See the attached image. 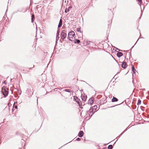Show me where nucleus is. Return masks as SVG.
<instances>
[{"label":"nucleus","mask_w":149,"mask_h":149,"mask_svg":"<svg viewBox=\"0 0 149 149\" xmlns=\"http://www.w3.org/2000/svg\"><path fill=\"white\" fill-rule=\"evenodd\" d=\"M97 108V106L95 105L92 107H90V109L88 111L87 110L86 114V115H88L89 116V119L93 116L94 113L96 111V110Z\"/></svg>","instance_id":"obj_1"},{"label":"nucleus","mask_w":149,"mask_h":149,"mask_svg":"<svg viewBox=\"0 0 149 149\" xmlns=\"http://www.w3.org/2000/svg\"><path fill=\"white\" fill-rule=\"evenodd\" d=\"M33 88L29 84L27 86V90L26 93L30 97L33 94Z\"/></svg>","instance_id":"obj_2"},{"label":"nucleus","mask_w":149,"mask_h":149,"mask_svg":"<svg viewBox=\"0 0 149 149\" xmlns=\"http://www.w3.org/2000/svg\"><path fill=\"white\" fill-rule=\"evenodd\" d=\"M75 38V35L74 32L71 31L69 32L68 34V38L69 40L72 41L73 39Z\"/></svg>","instance_id":"obj_3"},{"label":"nucleus","mask_w":149,"mask_h":149,"mask_svg":"<svg viewBox=\"0 0 149 149\" xmlns=\"http://www.w3.org/2000/svg\"><path fill=\"white\" fill-rule=\"evenodd\" d=\"M74 99L75 101L77 103L80 108L81 109L83 108L82 106V103L81 101L77 96H74Z\"/></svg>","instance_id":"obj_4"},{"label":"nucleus","mask_w":149,"mask_h":149,"mask_svg":"<svg viewBox=\"0 0 149 149\" xmlns=\"http://www.w3.org/2000/svg\"><path fill=\"white\" fill-rule=\"evenodd\" d=\"M8 90L7 88H5L3 91L2 94L4 95V97H6L8 94Z\"/></svg>","instance_id":"obj_5"},{"label":"nucleus","mask_w":149,"mask_h":149,"mask_svg":"<svg viewBox=\"0 0 149 149\" xmlns=\"http://www.w3.org/2000/svg\"><path fill=\"white\" fill-rule=\"evenodd\" d=\"M60 29H58L57 32L56 34V45H57V41L59 39V35L60 33Z\"/></svg>","instance_id":"obj_6"},{"label":"nucleus","mask_w":149,"mask_h":149,"mask_svg":"<svg viewBox=\"0 0 149 149\" xmlns=\"http://www.w3.org/2000/svg\"><path fill=\"white\" fill-rule=\"evenodd\" d=\"M67 34L66 33L61 32V33L60 36L61 38L63 40L66 37Z\"/></svg>","instance_id":"obj_7"},{"label":"nucleus","mask_w":149,"mask_h":149,"mask_svg":"<svg viewBox=\"0 0 149 149\" xmlns=\"http://www.w3.org/2000/svg\"><path fill=\"white\" fill-rule=\"evenodd\" d=\"M94 101V98L93 97H91L88 100V104H90V105H92V104L93 103Z\"/></svg>","instance_id":"obj_8"},{"label":"nucleus","mask_w":149,"mask_h":149,"mask_svg":"<svg viewBox=\"0 0 149 149\" xmlns=\"http://www.w3.org/2000/svg\"><path fill=\"white\" fill-rule=\"evenodd\" d=\"M121 66V67L124 69L127 66V63L125 62H123Z\"/></svg>","instance_id":"obj_9"},{"label":"nucleus","mask_w":149,"mask_h":149,"mask_svg":"<svg viewBox=\"0 0 149 149\" xmlns=\"http://www.w3.org/2000/svg\"><path fill=\"white\" fill-rule=\"evenodd\" d=\"M81 97L82 100L83 101H85L86 100L87 97L86 95L85 96V95H83L82 94L81 95Z\"/></svg>","instance_id":"obj_10"},{"label":"nucleus","mask_w":149,"mask_h":149,"mask_svg":"<svg viewBox=\"0 0 149 149\" xmlns=\"http://www.w3.org/2000/svg\"><path fill=\"white\" fill-rule=\"evenodd\" d=\"M84 134V132L82 131H81L78 133V136L79 137H81L83 136Z\"/></svg>","instance_id":"obj_11"},{"label":"nucleus","mask_w":149,"mask_h":149,"mask_svg":"<svg viewBox=\"0 0 149 149\" xmlns=\"http://www.w3.org/2000/svg\"><path fill=\"white\" fill-rule=\"evenodd\" d=\"M132 71L135 74L136 73V72L138 73L136 71V70L134 65H132Z\"/></svg>","instance_id":"obj_12"},{"label":"nucleus","mask_w":149,"mask_h":149,"mask_svg":"<svg viewBox=\"0 0 149 149\" xmlns=\"http://www.w3.org/2000/svg\"><path fill=\"white\" fill-rule=\"evenodd\" d=\"M123 55V53L120 52H118L117 54V56L118 58H120Z\"/></svg>","instance_id":"obj_13"},{"label":"nucleus","mask_w":149,"mask_h":149,"mask_svg":"<svg viewBox=\"0 0 149 149\" xmlns=\"http://www.w3.org/2000/svg\"><path fill=\"white\" fill-rule=\"evenodd\" d=\"M62 24V20L61 19H60L59 22V23L58 25V29L59 28L61 27Z\"/></svg>","instance_id":"obj_14"},{"label":"nucleus","mask_w":149,"mask_h":149,"mask_svg":"<svg viewBox=\"0 0 149 149\" xmlns=\"http://www.w3.org/2000/svg\"><path fill=\"white\" fill-rule=\"evenodd\" d=\"M118 101V99L116 97H113L112 99L111 102H117Z\"/></svg>","instance_id":"obj_15"},{"label":"nucleus","mask_w":149,"mask_h":149,"mask_svg":"<svg viewBox=\"0 0 149 149\" xmlns=\"http://www.w3.org/2000/svg\"><path fill=\"white\" fill-rule=\"evenodd\" d=\"M73 41H74V43L75 44H77V43L79 44L80 42V40L78 39H74Z\"/></svg>","instance_id":"obj_16"},{"label":"nucleus","mask_w":149,"mask_h":149,"mask_svg":"<svg viewBox=\"0 0 149 149\" xmlns=\"http://www.w3.org/2000/svg\"><path fill=\"white\" fill-rule=\"evenodd\" d=\"M35 19L34 15V14H32L31 16V22L33 23L34 20Z\"/></svg>","instance_id":"obj_17"},{"label":"nucleus","mask_w":149,"mask_h":149,"mask_svg":"<svg viewBox=\"0 0 149 149\" xmlns=\"http://www.w3.org/2000/svg\"><path fill=\"white\" fill-rule=\"evenodd\" d=\"M76 31H77L78 32H79L81 33H82L83 32L81 30V28H80V27L79 28H77Z\"/></svg>","instance_id":"obj_18"},{"label":"nucleus","mask_w":149,"mask_h":149,"mask_svg":"<svg viewBox=\"0 0 149 149\" xmlns=\"http://www.w3.org/2000/svg\"><path fill=\"white\" fill-rule=\"evenodd\" d=\"M113 146L112 145H110L108 146V149H112L113 148Z\"/></svg>","instance_id":"obj_19"},{"label":"nucleus","mask_w":149,"mask_h":149,"mask_svg":"<svg viewBox=\"0 0 149 149\" xmlns=\"http://www.w3.org/2000/svg\"><path fill=\"white\" fill-rule=\"evenodd\" d=\"M64 91L65 92L69 93H71V92H72V91H70V90L69 89H65L64 90Z\"/></svg>","instance_id":"obj_20"},{"label":"nucleus","mask_w":149,"mask_h":149,"mask_svg":"<svg viewBox=\"0 0 149 149\" xmlns=\"http://www.w3.org/2000/svg\"><path fill=\"white\" fill-rule=\"evenodd\" d=\"M136 1L138 2V4L141 6L142 3V0H136Z\"/></svg>","instance_id":"obj_21"},{"label":"nucleus","mask_w":149,"mask_h":149,"mask_svg":"<svg viewBox=\"0 0 149 149\" xmlns=\"http://www.w3.org/2000/svg\"><path fill=\"white\" fill-rule=\"evenodd\" d=\"M141 100L140 99H139L138 101V103H137V105H139L141 104Z\"/></svg>","instance_id":"obj_22"},{"label":"nucleus","mask_w":149,"mask_h":149,"mask_svg":"<svg viewBox=\"0 0 149 149\" xmlns=\"http://www.w3.org/2000/svg\"><path fill=\"white\" fill-rule=\"evenodd\" d=\"M18 12H22V10H16V11H14L13 13V14H14V13H17Z\"/></svg>","instance_id":"obj_23"},{"label":"nucleus","mask_w":149,"mask_h":149,"mask_svg":"<svg viewBox=\"0 0 149 149\" xmlns=\"http://www.w3.org/2000/svg\"><path fill=\"white\" fill-rule=\"evenodd\" d=\"M69 11V9H67V8H66L65 11V12L66 13H67Z\"/></svg>","instance_id":"obj_24"},{"label":"nucleus","mask_w":149,"mask_h":149,"mask_svg":"<svg viewBox=\"0 0 149 149\" xmlns=\"http://www.w3.org/2000/svg\"><path fill=\"white\" fill-rule=\"evenodd\" d=\"M91 42L90 41H86V44L87 45H90V43Z\"/></svg>","instance_id":"obj_25"},{"label":"nucleus","mask_w":149,"mask_h":149,"mask_svg":"<svg viewBox=\"0 0 149 149\" xmlns=\"http://www.w3.org/2000/svg\"><path fill=\"white\" fill-rule=\"evenodd\" d=\"M114 48L116 49L117 50H118L119 51H122V50H120V49H118V48L115 47H114Z\"/></svg>","instance_id":"obj_26"},{"label":"nucleus","mask_w":149,"mask_h":149,"mask_svg":"<svg viewBox=\"0 0 149 149\" xmlns=\"http://www.w3.org/2000/svg\"><path fill=\"white\" fill-rule=\"evenodd\" d=\"M76 140L78 141H80L81 140V139L79 138H77L76 139Z\"/></svg>","instance_id":"obj_27"},{"label":"nucleus","mask_w":149,"mask_h":149,"mask_svg":"<svg viewBox=\"0 0 149 149\" xmlns=\"http://www.w3.org/2000/svg\"><path fill=\"white\" fill-rule=\"evenodd\" d=\"M66 30H62V31L61 32H63V33H66Z\"/></svg>","instance_id":"obj_28"},{"label":"nucleus","mask_w":149,"mask_h":149,"mask_svg":"<svg viewBox=\"0 0 149 149\" xmlns=\"http://www.w3.org/2000/svg\"><path fill=\"white\" fill-rule=\"evenodd\" d=\"M139 38L138 39V40H137V41H136V43H135V44H134V46H132V47L131 48V49H132V48H133V47H134V45H135L136 44V43H137V42H138V41L139 40Z\"/></svg>","instance_id":"obj_29"},{"label":"nucleus","mask_w":149,"mask_h":149,"mask_svg":"<svg viewBox=\"0 0 149 149\" xmlns=\"http://www.w3.org/2000/svg\"><path fill=\"white\" fill-rule=\"evenodd\" d=\"M13 107H14V108H15V109H17V108H18V107H17V105H15V106H14H14H13Z\"/></svg>","instance_id":"obj_30"},{"label":"nucleus","mask_w":149,"mask_h":149,"mask_svg":"<svg viewBox=\"0 0 149 149\" xmlns=\"http://www.w3.org/2000/svg\"><path fill=\"white\" fill-rule=\"evenodd\" d=\"M123 134V133L122 132L118 136V137L119 138Z\"/></svg>","instance_id":"obj_31"},{"label":"nucleus","mask_w":149,"mask_h":149,"mask_svg":"<svg viewBox=\"0 0 149 149\" xmlns=\"http://www.w3.org/2000/svg\"><path fill=\"white\" fill-rule=\"evenodd\" d=\"M34 65H33V67H31V68H28V69L29 70H31V69H32L33 68H34Z\"/></svg>","instance_id":"obj_32"},{"label":"nucleus","mask_w":149,"mask_h":149,"mask_svg":"<svg viewBox=\"0 0 149 149\" xmlns=\"http://www.w3.org/2000/svg\"><path fill=\"white\" fill-rule=\"evenodd\" d=\"M127 128H126L123 132L122 133H124L125 132H126L127 130Z\"/></svg>","instance_id":"obj_33"},{"label":"nucleus","mask_w":149,"mask_h":149,"mask_svg":"<svg viewBox=\"0 0 149 149\" xmlns=\"http://www.w3.org/2000/svg\"><path fill=\"white\" fill-rule=\"evenodd\" d=\"M4 84H5V85H6L7 84V82L6 81H4V82H3Z\"/></svg>","instance_id":"obj_34"},{"label":"nucleus","mask_w":149,"mask_h":149,"mask_svg":"<svg viewBox=\"0 0 149 149\" xmlns=\"http://www.w3.org/2000/svg\"><path fill=\"white\" fill-rule=\"evenodd\" d=\"M112 57L113 58L114 60L116 61V62H117V63H118L117 61L115 59V58L113 57V56H112Z\"/></svg>","instance_id":"obj_35"},{"label":"nucleus","mask_w":149,"mask_h":149,"mask_svg":"<svg viewBox=\"0 0 149 149\" xmlns=\"http://www.w3.org/2000/svg\"><path fill=\"white\" fill-rule=\"evenodd\" d=\"M72 8V7L71 6H69V7L68 9H69V10L71 8Z\"/></svg>","instance_id":"obj_36"},{"label":"nucleus","mask_w":149,"mask_h":149,"mask_svg":"<svg viewBox=\"0 0 149 149\" xmlns=\"http://www.w3.org/2000/svg\"><path fill=\"white\" fill-rule=\"evenodd\" d=\"M118 105V104H117V105H116L115 106H111V107H113L115 106H116V105Z\"/></svg>","instance_id":"obj_37"},{"label":"nucleus","mask_w":149,"mask_h":149,"mask_svg":"<svg viewBox=\"0 0 149 149\" xmlns=\"http://www.w3.org/2000/svg\"><path fill=\"white\" fill-rule=\"evenodd\" d=\"M102 149H107V147H105V148H103Z\"/></svg>","instance_id":"obj_38"},{"label":"nucleus","mask_w":149,"mask_h":149,"mask_svg":"<svg viewBox=\"0 0 149 149\" xmlns=\"http://www.w3.org/2000/svg\"><path fill=\"white\" fill-rule=\"evenodd\" d=\"M147 98L149 100V97H147Z\"/></svg>","instance_id":"obj_39"},{"label":"nucleus","mask_w":149,"mask_h":149,"mask_svg":"<svg viewBox=\"0 0 149 149\" xmlns=\"http://www.w3.org/2000/svg\"><path fill=\"white\" fill-rule=\"evenodd\" d=\"M80 91H83V90H81Z\"/></svg>","instance_id":"obj_40"},{"label":"nucleus","mask_w":149,"mask_h":149,"mask_svg":"<svg viewBox=\"0 0 149 149\" xmlns=\"http://www.w3.org/2000/svg\"><path fill=\"white\" fill-rule=\"evenodd\" d=\"M61 147H60V148H59L58 149H60V148H61Z\"/></svg>","instance_id":"obj_41"},{"label":"nucleus","mask_w":149,"mask_h":149,"mask_svg":"<svg viewBox=\"0 0 149 149\" xmlns=\"http://www.w3.org/2000/svg\"><path fill=\"white\" fill-rule=\"evenodd\" d=\"M110 26V24H108V26L109 27Z\"/></svg>","instance_id":"obj_42"},{"label":"nucleus","mask_w":149,"mask_h":149,"mask_svg":"<svg viewBox=\"0 0 149 149\" xmlns=\"http://www.w3.org/2000/svg\"><path fill=\"white\" fill-rule=\"evenodd\" d=\"M101 102L100 103V104H101Z\"/></svg>","instance_id":"obj_43"},{"label":"nucleus","mask_w":149,"mask_h":149,"mask_svg":"<svg viewBox=\"0 0 149 149\" xmlns=\"http://www.w3.org/2000/svg\"><path fill=\"white\" fill-rule=\"evenodd\" d=\"M115 143H114V144H113V145H114V144H115Z\"/></svg>","instance_id":"obj_44"},{"label":"nucleus","mask_w":149,"mask_h":149,"mask_svg":"<svg viewBox=\"0 0 149 149\" xmlns=\"http://www.w3.org/2000/svg\"><path fill=\"white\" fill-rule=\"evenodd\" d=\"M37 102H38V99H37Z\"/></svg>","instance_id":"obj_45"},{"label":"nucleus","mask_w":149,"mask_h":149,"mask_svg":"<svg viewBox=\"0 0 149 149\" xmlns=\"http://www.w3.org/2000/svg\"><path fill=\"white\" fill-rule=\"evenodd\" d=\"M104 103H103V104H104Z\"/></svg>","instance_id":"obj_46"},{"label":"nucleus","mask_w":149,"mask_h":149,"mask_svg":"<svg viewBox=\"0 0 149 149\" xmlns=\"http://www.w3.org/2000/svg\"><path fill=\"white\" fill-rule=\"evenodd\" d=\"M7 10H6V12H7Z\"/></svg>","instance_id":"obj_47"},{"label":"nucleus","mask_w":149,"mask_h":149,"mask_svg":"<svg viewBox=\"0 0 149 149\" xmlns=\"http://www.w3.org/2000/svg\"><path fill=\"white\" fill-rule=\"evenodd\" d=\"M71 38V39H72V38Z\"/></svg>","instance_id":"obj_48"},{"label":"nucleus","mask_w":149,"mask_h":149,"mask_svg":"<svg viewBox=\"0 0 149 149\" xmlns=\"http://www.w3.org/2000/svg\"><path fill=\"white\" fill-rule=\"evenodd\" d=\"M67 88H69V87H67Z\"/></svg>","instance_id":"obj_49"}]
</instances>
